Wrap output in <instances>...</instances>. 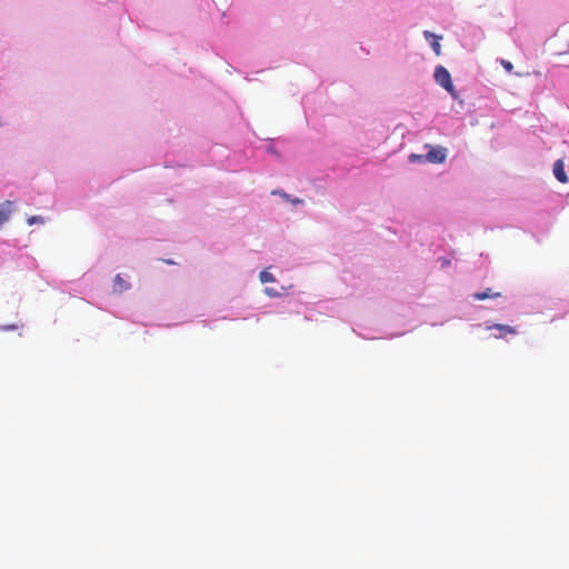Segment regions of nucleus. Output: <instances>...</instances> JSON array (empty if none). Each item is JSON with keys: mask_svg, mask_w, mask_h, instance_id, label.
<instances>
[{"mask_svg": "<svg viewBox=\"0 0 569 569\" xmlns=\"http://www.w3.org/2000/svg\"><path fill=\"white\" fill-rule=\"evenodd\" d=\"M273 194H280L282 198H284L286 200L290 201L291 203L293 204H298V203H301L302 200L301 199H298V198H295V199H291V197L289 194H287L286 192L283 191H272Z\"/></svg>", "mask_w": 569, "mask_h": 569, "instance_id": "obj_9", "label": "nucleus"}, {"mask_svg": "<svg viewBox=\"0 0 569 569\" xmlns=\"http://www.w3.org/2000/svg\"><path fill=\"white\" fill-rule=\"evenodd\" d=\"M423 36L426 37V39H429V38H432V39H433V41L431 42V47H432V49H433L435 53H436L437 56H440V53H441V46H440V43H439V39H440L441 37L435 36V34H433V33H431L430 31H425V32H423Z\"/></svg>", "mask_w": 569, "mask_h": 569, "instance_id": "obj_6", "label": "nucleus"}, {"mask_svg": "<svg viewBox=\"0 0 569 569\" xmlns=\"http://www.w3.org/2000/svg\"><path fill=\"white\" fill-rule=\"evenodd\" d=\"M43 221L44 219L41 216H32L27 220L28 224L30 226L33 223H43Z\"/></svg>", "mask_w": 569, "mask_h": 569, "instance_id": "obj_10", "label": "nucleus"}, {"mask_svg": "<svg viewBox=\"0 0 569 569\" xmlns=\"http://www.w3.org/2000/svg\"><path fill=\"white\" fill-rule=\"evenodd\" d=\"M259 278L262 283L274 281V277L267 270H262L259 274Z\"/></svg>", "mask_w": 569, "mask_h": 569, "instance_id": "obj_8", "label": "nucleus"}, {"mask_svg": "<svg viewBox=\"0 0 569 569\" xmlns=\"http://www.w3.org/2000/svg\"><path fill=\"white\" fill-rule=\"evenodd\" d=\"M264 292H266V295H267V296H269V297H276V296H278V292H277L274 289H272V288H266V289H264Z\"/></svg>", "mask_w": 569, "mask_h": 569, "instance_id": "obj_12", "label": "nucleus"}, {"mask_svg": "<svg viewBox=\"0 0 569 569\" xmlns=\"http://www.w3.org/2000/svg\"><path fill=\"white\" fill-rule=\"evenodd\" d=\"M500 297V293L499 292H491V289H487L486 291H482V292H477L473 295V299L475 300H486V299H489V298H498Z\"/></svg>", "mask_w": 569, "mask_h": 569, "instance_id": "obj_7", "label": "nucleus"}, {"mask_svg": "<svg viewBox=\"0 0 569 569\" xmlns=\"http://www.w3.org/2000/svg\"><path fill=\"white\" fill-rule=\"evenodd\" d=\"M422 159H425V156H418V154H411V156H410V160H411V161H416V160H419V161H420V160H422Z\"/></svg>", "mask_w": 569, "mask_h": 569, "instance_id": "obj_13", "label": "nucleus"}, {"mask_svg": "<svg viewBox=\"0 0 569 569\" xmlns=\"http://www.w3.org/2000/svg\"><path fill=\"white\" fill-rule=\"evenodd\" d=\"M447 157V150L442 147L431 148L425 156V160L432 163H442Z\"/></svg>", "mask_w": 569, "mask_h": 569, "instance_id": "obj_2", "label": "nucleus"}, {"mask_svg": "<svg viewBox=\"0 0 569 569\" xmlns=\"http://www.w3.org/2000/svg\"><path fill=\"white\" fill-rule=\"evenodd\" d=\"M501 66L506 69V71L508 72H511L512 69H513V64L510 62V61H507V60H501L500 61Z\"/></svg>", "mask_w": 569, "mask_h": 569, "instance_id": "obj_11", "label": "nucleus"}, {"mask_svg": "<svg viewBox=\"0 0 569 569\" xmlns=\"http://www.w3.org/2000/svg\"><path fill=\"white\" fill-rule=\"evenodd\" d=\"M487 329L488 330H491V329L499 330L500 333H499V336H496V338H505L507 335H517L518 333V330L516 327H511L508 325L496 323L492 326H488Z\"/></svg>", "mask_w": 569, "mask_h": 569, "instance_id": "obj_4", "label": "nucleus"}, {"mask_svg": "<svg viewBox=\"0 0 569 569\" xmlns=\"http://www.w3.org/2000/svg\"><path fill=\"white\" fill-rule=\"evenodd\" d=\"M553 174L556 179L561 183L568 182V176L565 171V163L563 160L558 159L553 164Z\"/></svg>", "mask_w": 569, "mask_h": 569, "instance_id": "obj_3", "label": "nucleus"}, {"mask_svg": "<svg viewBox=\"0 0 569 569\" xmlns=\"http://www.w3.org/2000/svg\"><path fill=\"white\" fill-rule=\"evenodd\" d=\"M130 288V284L120 276L117 274L113 279V290L118 292H122L124 290H128Z\"/></svg>", "mask_w": 569, "mask_h": 569, "instance_id": "obj_5", "label": "nucleus"}, {"mask_svg": "<svg viewBox=\"0 0 569 569\" xmlns=\"http://www.w3.org/2000/svg\"><path fill=\"white\" fill-rule=\"evenodd\" d=\"M166 263L168 264H173L174 262L172 260H164Z\"/></svg>", "mask_w": 569, "mask_h": 569, "instance_id": "obj_14", "label": "nucleus"}, {"mask_svg": "<svg viewBox=\"0 0 569 569\" xmlns=\"http://www.w3.org/2000/svg\"><path fill=\"white\" fill-rule=\"evenodd\" d=\"M436 82L446 89L453 98H457L456 89L452 84L450 72L442 66H438L435 70Z\"/></svg>", "mask_w": 569, "mask_h": 569, "instance_id": "obj_1", "label": "nucleus"}]
</instances>
